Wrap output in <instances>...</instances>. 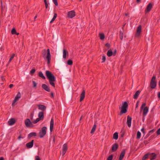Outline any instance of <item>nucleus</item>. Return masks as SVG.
I'll return each mask as SVG.
<instances>
[{"instance_id": "obj_1", "label": "nucleus", "mask_w": 160, "mask_h": 160, "mask_svg": "<svg viewBox=\"0 0 160 160\" xmlns=\"http://www.w3.org/2000/svg\"><path fill=\"white\" fill-rule=\"evenodd\" d=\"M46 75L49 80L50 84L54 88L55 87L54 82L56 81V78L52 73L49 71H46Z\"/></svg>"}, {"instance_id": "obj_2", "label": "nucleus", "mask_w": 160, "mask_h": 160, "mask_svg": "<svg viewBox=\"0 0 160 160\" xmlns=\"http://www.w3.org/2000/svg\"><path fill=\"white\" fill-rule=\"evenodd\" d=\"M128 107V104L126 102H125L123 103L122 105L119 108L121 109V111L119 113V115H121L123 113H125L127 112V108Z\"/></svg>"}, {"instance_id": "obj_3", "label": "nucleus", "mask_w": 160, "mask_h": 160, "mask_svg": "<svg viewBox=\"0 0 160 160\" xmlns=\"http://www.w3.org/2000/svg\"><path fill=\"white\" fill-rule=\"evenodd\" d=\"M146 105V103H143L142 104L141 108L140 111L141 112L143 110V115L145 116L148 112V108L147 107H145Z\"/></svg>"}, {"instance_id": "obj_4", "label": "nucleus", "mask_w": 160, "mask_h": 160, "mask_svg": "<svg viewBox=\"0 0 160 160\" xmlns=\"http://www.w3.org/2000/svg\"><path fill=\"white\" fill-rule=\"evenodd\" d=\"M157 82L156 81V77L153 75L151 80L150 82V86L152 89H154L156 86Z\"/></svg>"}, {"instance_id": "obj_5", "label": "nucleus", "mask_w": 160, "mask_h": 160, "mask_svg": "<svg viewBox=\"0 0 160 160\" xmlns=\"http://www.w3.org/2000/svg\"><path fill=\"white\" fill-rule=\"evenodd\" d=\"M47 128L46 127H43L39 133V137L42 138L46 134Z\"/></svg>"}, {"instance_id": "obj_6", "label": "nucleus", "mask_w": 160, "mask_h": 160, "mask_svg": "<svg viewBox=\"0 0 160 160\" xmlns=\"http://www.w3.org/2000/svg\"><path fill=\"white\" fill-rule=\"evenodd\" d=\"M25 125L27 127L32 128L34 127V125L32 124L29 119L27 118L24 121Z\"/></svg>"}, {"instance_id": "obj_7", "label": "nucleus", "mask_w": 160, "mask_h": 160, "mask_svg": "<svg viewBox=\"0 0 160 160\" xmlns=\"http://www.w3.org/2000/svg\"><path fill=\"white\" fill-rule=\"evenodd\" d=\"M68 17L70 18H72L76 15V13L73 10L69 11L68 13Z\"/></svg>"}, {"instance_id": "obj_8", "label": "nucleus", "mask_w": 160, "mask_h": 160, "mask_svg": "<svg viewBox=\"0 0 160 160\" xmlns=\"http://www.w3.org/2000/svg\"><path fill=\"white\" fill-rule=\"evenodd\" d=\"M51 56L50 49H47V56L46 57V59L48 60L47 63L48 64H49L50 63L51 60Z\"/></svg>"}, {"instance_id": "obj_9", "label": "nucleus", "mask_w": 160, "mask_h": 160, "mask_svg": "<svg viewBox=\"0 0 160 160\" xmlns=\"http://www.w3.org/2000/svg\"><path fill=\"white\" fill-rule=\"evenodd\" d=\"M141 26L139 25L137 28V32L135 34V37H138L139 36L141 32Z\"/></svg>"}, {"instance_id": "obj_10", "label": "nucleus", "mask_w": 160, "mask_h": 160, "mask_svg": "<svg viewBox=\"0 0 160 160\" xmlns=\"http://www.w3.org/2000/svg\"><path fill=\"white\" fill-rule=\"evenodd\" d=\"M21 97V94L20 92H18V93L16 96L15 97V98L13 100V103L12 104V105H13V104L17 101Z\"/></svg>"}, {"instance_id": "obj_11", "label": "nucleus", "mask_w": 160, "mask_h": 160, "mask_svg": "<svg viewBox=\"0 0 160 160\" xmlns=\"http://www.w3.org/2000/svg\"><path fill=\"white\" fill-rule=\"evenodd\" d=\"M68 149L67 145V144H64L62 146V156H63L66 152Z\"/></svg>"}, {"instance_id": "obj_12", "label": "nucleus", "mask_w": 160, "mask_h": 160, "mask_svg": "<svg viewBox=\"0 0 160 160\" xmlns=\"http://www.w3.org/2000/svg\"><path fill=\"white\" fill-rule=\"evenodd\" d=\"M152 8V4L151 3H149L146 8V9L145 10V13H147V12H149V11H151Z\"/></svg>"}, {"instance_id": "obj_13", "label": "nucleus", "mask_w": 160, "mask_h": 160, "mask_svg": "<svg viewBox=\"0 0 160 160\" xmlns=\"http://www.w3.org/2000/svg\"><path fill=\"white\" fill-rule=\"evenodd\" d=\"M149 156L150 160H153L156 158L157 155L155 153H149Z\"/></svg>"}, {"instance_id": "obj_14", "label": "nucleus", "mask_w": 160, "mask_h": 160, "mask_svg": "<svg viewBox=\"0 0 160 160\" xmlns=\"http://www.w3.org/2000/svg\"><path fill=\"white\" fill-rule=\"evenodd\" d=\"M132 118L129 116H128L127 118V124L129 127L131 126V121Z\"/></svg>"}, {"instance_id": "obj_15", "label": "nucleus", "mask_w": 160, "mask_h": 160, "mask_svg": "<svg viewBox=\"0 0 160 160\" xmlns=\"http://www.w3.org/2000/svg\"><path fill=\"white\" fill-rule=\"evenodd\" d=\"M42 88L48 92H50V88L46 84H42Z\"/></svg>"}, {"instance_id": "obj_16", "label": "nucleus", "mask_w": 160, "mask_h": 160, "mask_svg": "<svg viewBox=\"0 0 160 160\" xmlns=\"http://www.w3.org/2000/svg\"><path fill=\"white\" fill-rule=\"evenodd\" d=\"M34 140H32L30 142L27 143L26 144V146L28 148H32L33 145Z\"/></svg>"}, {"instance_id": "obj_17", "label": "nucleus", "mask_w": 160, "mask_h": 160, "mask_svg": "<svg viewBox=\"0 0 160 160\" xmlns=\"http://www.w3.org/2000/svg\"><path fill=\"white\" fill-rule=\"evenodd\" d=\"M125 152L126 151L125 149L122 150L119 156V160H122L123 159L125 155Z\"/></svg>"}, {"instance_id": "obj_18", "label": "nucleus", "mask_w": 160, "mask_h": 160, "mask_svg": "<svg viewBox=\"0 0 160 160\" xmlns=\"http://www.w3.org/2000/svg\"><path fill=\"white\" fill-rule=\"evenodd\" d=\"M85 92L84 90H83L82 92L80 98V101L81 102L84 99L85 97Z\"/></svg>"}, {"instance_id": "obj_19", "label": "nucleus", "mask_w": 160, "mask_h": 160, "mask_svg": "<svg viewBox=\"0 0 160 160\" xmlns=\"http://www.w3.org/2000/svg\"><path fill=\"white\" fill-rule=\"evenodd\" d=\"M54 126V121L53 118H52L51 121H50V132H52L53 128Z\"/></svg>"}, {"instance_id": "obj_20", "label": "nucleus", "mask_w": 160, "mask_h": 160, "mask_svg": "<svg viewBox=\"0 0 160 160\" xmlns=\"http://www.w3.org/2000/svg\"><path fill=\"white\" fill-rule=\"evenodd\" d=\"M37 136V133L35 132H32L28 134V138L30 139L32 137H36Z\"/></svg>"}, {"instance_id": "obj_21", "label": "nucleus", "mask_w": 160, "mask_h": 160, "mask_svg": "<svg viewBox=\"0 0 160 160\" xmlns=\"http://www.w3.org/2000/svg\"><path fill=\"white\" fill-rule=\"evenodd\" d=\"M118 147V145L117 143H115L112 146V149L113 152H115L117 150Z\"/></svg>"}, {"instance_id": "obj_22", "label": "nucleus", "mask_w": 160, "mask_h": 160, "mask_svg": "<svg viewBox=\"0 0 160 160\" xmlns=\"http://www.w3.org/2000/svg\"><path fill=\"white\" fill-rule=\"evenodd\" d=\"M16 122L15 120L13 118H11L8 121V124L10 125H13Z\"/></svg>"}, {"instance_id": "obj_23", "label": "nucleus", "mask_w": 160, "mask_h": 160, "mask_svg": "<svg viewBox=\"0 0 160 160\" xmlns=\"http://www.w3.org/2000/svg\"><path fill=\"white\" fill-rule=\"evenodd\" d=\"M67 55L68 56V51L65 49H64L63 50V58L64 59H65L66 58V56Z\"/></svg>"}, {"instance_id": "obj_24", "label": "nucleus", "mask_w": 160, "mask_h": 160, "mask_svg": "<svg viewBox=\"0 0 160 160\" xmlns=\"http://www.w3.org/2000/svg\"><path fill=\"white\" fill-rule=\"evenodd\" d=\"M141 92V91L140 90L137 91L134 95L133 96V98L135 99H137Z\"/></svg>"}, {"instance_id": "obj_25", "label": "nucleus", "mask_w": 160, "mask_h": 160, "mask_svg": "<svg viewBox=\"0 0 160 160\" xmlns=\"http://www.w3.org/2000/svg\"><path fill=\"white\" fill-rule=\"evenodd\" d=\"M38 117L43 120L44 118V112H40L38 114Z\"/></svg>"}, {"instance_id": "obj_26", "label": "nucleus", "mask_w": 160, "mask_h": 160, "mask_svg": "<svg viewBox=\"0 0 160 160\" xmlns=\"http://www.w3.org/2000/svg\"><path fill=\"white\" fill-rule=\"evenodd\" d=\"M38 109H39L41 110H45L46 108V107L44 105H38Z\"/></svg>"}, {"instance_id": "obj_27", "label": "nucleus", "mask_w": 160, "mask_h": 160, "mask_svg": "<svg viewBox=\"0 0 160 160\" xmlns=\"http://www.w3.org/2000/svg\"><path fill=\"white\" fill-rule=\"evenodd\" d=\"M107 55L109 57H111L112 55H113V52L111 49H109L107 53Z\"/></svg>"}, {"instance_id": "obj_28", "label": "nucleus", "mask_w": 160, "mask_h": 160, "mask_svg": "<svg viewBox=\"0 0 160 160\" xmlns=\"http://www.w3.org/2000/svg\"><path fill=\"white\" fill-rule=\"evenodd\" d=\"M96 127H97L96 124H95L93 125V127L91 131V133L92 134L94 133V132H95V131L96 130Z\"/></svg>"}, {"instance_id": "obj_29", "label": "nucleus", "mask_w": 160, "mask_h": 160, "mask_svg": "<svg viewBox=\"0 0 160 160\" xmlns=\"http://www.w3.org/2000/svg\"><path fill=\"white\" fill-rule=\"evenodd\" d=\"M38 75L39 76L42 78L43 79H45L46 78L44 76L42 72L40 71L38 73Z\"/></svg>"}, {"instance_id": "obj_30", "label": "nucleus", "mask_w": 160, "mask_h": 160, "mask_svg": "<svg viewBox=\"0 0 160 160\" xmlns=\"http://www.w3.org/2000/svg\"><path fill=\"white\" fill-rule=\"evenodd\" d=\"M149 152H148L145 154L142 157V160H145L146 159L148 158L149 157Z\"/></svg>"}, {"instance_id": "obj_31", "label": "nucleus", "mask_w": 160, "mask_h": 160, "mask_svg": "<svg viewBox=\"0 0 160 160\" xmlns=\"http://www.w3.org/2000/svg\"><path fill=\"white\" fill-rule=\"evenodd\" d=\"M113 138L117 140L118 138V133L116 132L113 135Z\"/></svg>"}, {"instance_id": "obj_32", "label": "nucleus", "mask_w": 160, "mask_h": 160, "mask_svg": "<svg viewBox=\"0 0 160 160\" xmlns=\"http://www.w3.org/2000/svg\"><path fill=\"white\" fill-rule=\"evenodd\" d=\"M57 17V13H55L53 18L50 21V23H51L53 22L55 20L56 18Z\"/></svg>"}, {"instance_id": "obj_33", "label": "nucleus", "mask_w": 160, "mask_h": 160, "mask_svg": "<svg viewBox=\"0 0 160 160\" xmlns=\"http://www.w3.org/2000/svg\"><path fill=\"white\" fill-rule=\"evenodd\" d=\"M123 38V33L122 32L120 31L119 33V38L120 40H122Z\"/></svg>"}, {"instance_id": "obj_34", "label": "nucleus", "mask_w": 160, "mask_h": 160, "mask_svg": "<svg viewBox=\"0 0 160 160\" xmlns=\"http://www.w3.org/2000/svg\"><path fill=\"white\" fill-rule=\"evenodd\" d=\"M100 38L101 40H103L105 38V36L104 34L102 33H101L99 34Z\"/></svg>"}, {"instance_id": "obj_35", "label": "nucleus", "mask_w": 160, "mask_h": 160, "mask_svg": "<svg viewBox=\"0 0 160 160\" xmlns=\"http://www.w3.org/2000/svg\"><path fill=\"white\" fill-rule=\"evenodd\" d=\"M141 136V133L139 131H138L137 133V138L139 139L140 138Z\"/></svg>"}, {"instance_id": "obj_36", "label": "nucleus", "mask_w": 160, "mask_h": 160, "mask_svg": "<svg viewBox=\"0 0 160 160\" xmlns=\"http://www.w3.org/2000/svg\"><path fill=\"white\" fill-rule=\"evenodd\" d=\"M73 64V62L71 60L69 59L67 61V64L69 65H72Z\"/></svg>"}, {"instance_id": "obj_37", "label": "nucleus", "mask_w": 160, "mask_h": 160, "mask_svg": "<svg viewBox=\"0 0 160 160\" xmlns=\"http://www.w3.org/2000/svg\"><path fill=\"white\" fill-rule=\"evenodd\" d=\"M15 55L14 54H13L12 55V56L9 59V61L8 62V63H9L12 61V60L13 59L14 57L15 56Z\"/></svg>"}, {"instance_id": "obj_38", "label": "nucleus", "mask_w": 160, "mask_h": 160, "mask_svg": "<svg viewBox=\"0 0 160 160\" xmlns=\"http://www.w3.org/2000/svg\"><path fill=\"white\" fill-rule=\"evenodd\" d=\"M11 33L13 35L15 34L16 33V30L14 28H13L12 30Z\"/></svg>"}, {"instance_id": "obj_39", "label": "nucleus", "mask_w": 160, "mask_h": 160, "mask_svg": "<svg viewBox=\"0 0 160 160\" xmlns=\"http://www.w3.org/2000/svg\"><path fill=\"white\" fill-rule=\"evenodd\" d=\"M34 116V112H32L31 113L30 115V118L31 120H32L33 119V117Z\"/></svg>"}, {"instance_id": "obj_40", "label": "nucleus", "mask_w": 160, "mask_h": 160, "mask_svg": "<svg viewBox=\"0 0 160 160\" xmlns=\"http://www.w3.org/2000/svg\"><path fill=\"white\" fill-rule=\"evenodd\" d=\"M113 157V156L112 154L110 155L107 158V160H112Z\"/></svg>"}, {"instance_id": "obj_41", "label": "nucleus", "mask_w": 160, "mask_h": 160, "mask_svg": "<svg viewBox=\"0 0 160 160\" xmlns=\"http://www.w3.org/2000/svg\"><path fill=\"white\" fill-rule=\"evenodd\" d=\"M36 71V70L35 69H32L30 72V74H33Z\"/></svg>"}, {"instance_id": "obj_42", "label": "nucleus", "mask_w": 160, "mask_h": 160, "mask_svg": "<svg viewBox=\"0 0 160 160\" xmlns=\"http://www.w3.org/2000/svg\"><path fill=\"white\" fill-rule=\"evenodd\" d=\"M44 2L45 4V6L46 8H47L48 7V4L47 2V0H44Z\"/></svg>"}, {"instance_id": "obj_43", "label": "nucleus", "mask_w": 160, "mask_h": 160, "mask_svg": "<svg viewBox=\"0 0 160 160\" xmlns=\"http://www.w3.org/2000/svg\"><path fill=\"white\" fill-rule=\"evenodd\" d=\"M32 82L33 84V87L35 88L36 87L37 85V84L35 81H32Z\"/></svg>"}, {"instance_id": "obj_44", "label": "nucleus", "mask_w": 160, "mask_h": 160, "mask_svg": "<svg viewBox=\"0 0 160 160\" xmlns=\"http://www.w3.org/2000/svg\"><path fill=\"white\" fill-rule=\"evenodd\" d=\"M102 62H105L106 60V57L105 55H103L102 56Z\"/></svg>"}, {"instance_id": "obj_45", "label": "nucleus", "mask_w": 160, "mask_h": 160, "mask_svg": "<svg viewBox=\"0 0 160 160\" xmlns=\"http://www.w3.org/2000/svg\"><path fill=\"white\" fill-rule=\"evenodd\" d=\"M52 1L56 6H57L58 5L57 0H52Z\"/></svg>"}, {"instance_id": "obj_46", "label": "nucleus", "mask_w": 160, "mask_h": 160, "mask_svg": "<svg viewBox=\"0 0 160 160\" xmlns=\"http://www.w3.org/2000/svg\"><path fill=\"white\" fill-rule=\"evenodd\" d=\"M19 133L20 134V135L18 137V140H20V138H23V137H22V134H21V132H19Z\"/></svg>"}, {"instance_id": "obj_47", "label": "nucleus", "mask_w": 160, "mask_h": 160, "mask_svg": "<svg viewBox=\"0 0 160 160\" xmlns=\"http://www.w3.org/2000/svg\"><path fill=\"white\" fill-rule=\"evenodd\" d=\"M35 160H41L39 156H36L35 157Z\"/></svg>"}, {"instance_id": "obj_48", "label": "nucleus", "mask_w": 160, "mask_h": 160, "mask_svg": "<svg viewBox=\"0 0 160 160\" xmlns=\"http://www.w3.org/2000/svg\"><path fill=\"white\" fill-rule=\"evenodd\" d=\"M105 46L108 48L109 49L110 48V45L108 43H107L105 44Z\"/></svg>"}, {"instance_id": "obj_49", "label": "nucleus", "mask_w": 160, "mask_h": 160, "mask_svg": "<svg viewBox=\"0 0 160 160\" xmlns=\"http://www.w3.org/2000/svg\"><path fill=\"white\" fill-rule=\"evenodd\" d=\"M156 133L158 135H159L160 134V128L158 130Z\"/></svg>"}, {"instance_id": "obj_50", "label": "nucleus", "mask_w": 160, "mask_h": 160, "mask_svg": "<svg viewBox=\"0 0 160 160\" xmlns=\"http://www.w3.org/2000/svg\"><path fill=\"white\" fill-rule=\"evenodd\" d=\"M141 131L142 132V133H143L144 134H145V129L144 128H142L141 129Z\"/></svg>"}, {"instance_id": "obj_51", "label": "nucleus", "mask_w": 160, "mask_h": 160, "mask_svg": "<svg viewBox=\"0 0 160 160\" xmlns=\"http://www.w3.org/2000/svg\"><path fill=\"white\" fill-rule=\"evenodd\" d=\"M56 137V136H53V142H55V137Z\"/></svg>"}, {"instance_id": "obj_52", "label": "nucleus", "mask_w": 160, "mask_h": 160, "mask_svg": "<svg viewBox=\"0 0 160 160\" xmlns=\"http://www.w3.org/2000/svg\"><path fill=\"white\" fill-rule=\"evenodd\" d=\"M1 8H2V10H3V6H2V1H1Z\"/></svg>"}, {"instance_id": "obj_53", "label": "nucleus", "mask_w": 160, "mask_h": 160, "mask_svg": "<svg viewBox=\"0 0 160 160\" xmlns=\"http://www.w3.org/2000/svg\"><path fill=\"white\" fill-rule=\"evenodd\" d=\"M155 130L154 129H153L149 131V133H152L155 131Z\"/></svg>"}, {"instance_id": "obj_54", "label": "nucleus", "mask_w": 160, "mask_h": 160, "mask_svg": "<svg viewBox=\"0 0 160 160\" xmlns=\"http://www.w3.org/2000/svg\"><path fill=\"white\" fill-rule=\"evenodd\" d=\"M1 79L3 82L5 81V79L3 76H2L1 77Z\"/></svg>"}, {"instance_id": "obj_55", "label": "nucleus", "mask_w": 160, "mask_h": 160, "mask_svg": "<svg viewBox=\"0 0 160 160\" xmlns=\"http://www.w3.org/2000/svg\"><path fill=\"white\" fill-rule=\"evenodd\" d=\"M38 122L37 121V120H34V121H32V124L33 123L36 124Z\"/></svg>"}, {"instance_id": "obj_56", "label": "nucleus", "mask_w": 160, "mask_h": 160, "mask_svg": "<svg viewBox=\"0 0 160 160\" xmlns=\"http://www.w3.org/2000/svg\"><path fill=\"white\" fill-rule=\"evenodd\" d=\"M149 142H148V141L147 140H145L144 141V143L145 145L147 144Z\"/></svg>"}, {"instance_id": "obj_57", "label": "nucleus", "mask_w": 160, "mask_h": 160, "mask_svg": "<svg viewBox=\"0 0 160 160\" xmlns=\"http://www.w3.org/2000/svg\"><path fill=\"white\" fill-rule=\"evenodd\" d=\"M116 54V50H115L113 52V55L114 56H115Z\"/></svg>"}, {"instance_id": "obj_58", "label": "nucleus", "mask_w": 160, "mask_h": 160, "mask_svg": "<svg viewBox=\"0 0 160 160\" xmlns=\"http://www.w3.org/2000/svg\"><path fill=\"white\" fill-rule=\"evenodd\" d=\"M50 97L52 98H53L54 95H53V93L52 92H51Z\"/></svg>"}, {"instance_id": "obj_59", "label": "nucleus", "mask_w": 160, "mask_h": 160, "mask_svg": "<svg viewBox=\"0 0 160 160\" xmlns=\"http://www.w3.org/2000/svg\"><path fill=\"white\" fill-rule=\"evenodd\" d=\"M139 102V101H138L137 102V103H136V108H137L138 107V103Z\"/></svg>"}, {"instance_id": "obj_60", "label": "nucleus", "mask_w": 160, "mask_h": 160, "mask_svg": "<svg viewBox=\"0 0 160 160\" xmlns=\"http://www.w3.org/2000/svg\"><path fill=\"white\" fill-rule=\"evenodd\" d=\"M36 120H37V121L38 122H39V121H40V120H42V119H41L40 118H37L36 119Z\"/></svg>"}, {"instance_id": "obj_61", "label": "nucleus", "mask_w": 160, "mask_h": 160, "mask_svg": "<svg viewBox=\"0 0 160 160\" xmlns=\"http://www.w3.org/2000/svg\"><path fill=\"white\" fill-rule=\"evenodd\" d=\"M13 86V84H10L9 86V87L10 88H12Z\"/></svg>"}, {"instance_id": "obj_62", "label": "nucleus", "mask_w": 160, "mask_h": 160, "mask_svg": "<svg viewBox=\"0 0 160 160\" xmlns=\"http://www.w3.org/2000/svg\"><path fill=\"white\" fill-rule=\"evenodd\" d=\"M124 133H123V132L121 134V135H121V137H122V138L123 137L124 135Z\"/></svg>"}, {"instance_id": "obj_63", "label": "nucleus", "mask_w": 160, "mask_h": 160, "mask_svg": "<svg viewBox=\"0 0 160 160\" xmlns=\"http://www.w3.org/2000/svg\"><path fill=\"white\" fill-rule=\"evenodd\" d=\"M158 98H160V92L158 93Z\"/></svg>"}, {"instance_id": "obj_64", "label": "nucleus", "mask_w": 160, "mask_h": 160, "mask_svg": "<svg viewBox=\"0 0 160 160\" xmlns=\"http://www.w3.org/2000/svg\"><path fill=\"white\" fill-rule=\"evenodd\" d=\"M0 160H4V158L3 157L0 158Z\"/></svg>"}]
</instances>
